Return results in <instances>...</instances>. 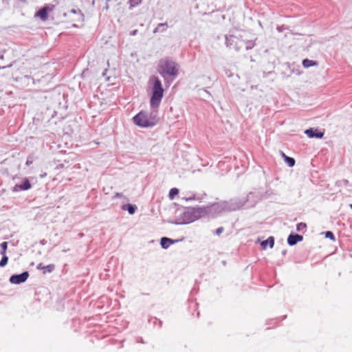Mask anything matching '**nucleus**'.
Listing matches in <instances>:
<instances>
[{"label": "nucleus", "mask_w": 352, "mask_h": 352, "mask_svg": "<svg viewBox=\"0 0 352 352\" xmlns=\"http://www.w3.org/2000/svg\"><path fill=\"white\" fill-rule=\"evenodd\" d=\"M52 11V8L46 6L40 9L36 13V16L39 17L42 21L47 19L49 12Z\"/></svg>", "instance_id": "nucleus-9"}, {"label": "nucleus", "mask_w": 352, "mask_h": 352, "mask_svg": "<svg viewBox=\"0 0 352 352\" xmlns=\"http://www.w3.org/2000/svg\"><path fill=\"white\" fill-rule=\"evenodd\" d=\"M306 228H307V225H306V223H302V222H301V223H298V224H297V226H296V230H297V231H298V232H302V231H303L304 230H305V229H306Z\"/></svg>", "instance_id": "nucleus-23"}, {"label": "nucleus", "mask_w": 352, "mask_h": 352, "mask_svg": "<svg viewBox=\"0 0 352 352\" xmlns=\"http://www.w3.org/2000/svg\"><path fill=\"white\" fill-rule=\"evenodd\" d=\"M137 33H138V30H133V31H131V32H130V35H131V36H135V35H136V34H137Z\"/></svg>", "instance_id": "nucleus-30"}, {"label": "nucleus", "mask_w": 352, "mask_h": 352, "mask_svg": "<svg viewBox=\"0 0 352 352\" xmlns=\"http://www.w3.org/2000/svg\"><path fill=\"white\" fill-rule=\"evenodd\" d=\"M133 122L141 127L148 128L157 124L159 118L157 116V111L153 110L151 113L140 111L133 118Z\"/></svg>", "instance_id": "nucleus-4"}, {"label": "nucleus", "mask_w": 352, "mask_h": 352, "mask_svg": "<svg viewBox=\"0 0 352 352\" xmlns=\"http://www.w3.org/2000/svg\"><path fill=\"white\" fill-rule=\"evenodd\" d=\"M245 40L242 39L241 36L235 35L226 36V46L230 49H234L236 51H239L244 45Z\"/></svg>", "instance_id": "nucleus-6"}, {"label": "nucleus", "mask_w": 352, "mask_h": 352, "mask_svg": "<svg viewBox=\"0 0 352 352\" xmlns=\"http://www.w3.org/2000/svg\"><path fill=\"white\" fill-rule=\"evenodd\" d=\"M223 230H224V229L223 227H219L216 230L215 233H216V234L219 235L220 234H221L223 232Z\"/></svg>", "instance_id": "nucleus-27"}, {"label": "nucleus", "mask_w": 352, "mask_h": 352, "mask_svg": "<svg viewBox=\"0 0 352 352\" xmlns=\"http://www.w3.org/2000/svg\"><path fill=\"white\" fill-rule=\"evenodd\" d=\"M29 277L28 272H23L19 274H13L10 277V282L12 284L19 285L26 281Z\"/></svg>", "instance_id": "nucleus-7"}, {"label": "nucleus", "mask_w": 352, "mask_h": 352, "mask_svg": "<svg viewBox=\"0 0 352 352\" xmlns=\"http://www.w3.org/2000/svg\"><path fill=\"white\" fill-rule=\"evenodd\" d=\"M32 185L28 178H24L21 184H16L12 189V192L28 190L30 189Z\"/></svg>", "instance_id": "nucleus-8"}, {"label": "nucleus", "mask_w": 352, "mask_h": 352, "mask_svg": "<svg viewBox=\"0 0 352 352\" xmlns=\"http://www.w3.org/2000/svg\"><path fill=\"white\" fill-rule=\"evenodd\" d=\"M303 237L302 235L298 234H290L287 238V243L291 245H295L298 242L302 241Z\"/></svg>", "instance_id": "nucleus-11"}, {"label": "nucleus", "mask_w": 352, "mask_h": 352, "mask_svg": "<svg viewBox=\"0 0 352 352\" xmlns=\"http://www.w3.org/2000/svg\"><path fill=\"white\" fill-rule=\"evenodd\" d=\"M350 208L352 209V204H350Z\"/></svg>", "instance_id": "nucleus-37"}, {"label": "nucleus", "mask_w": 352, "mask_h": 352, "mask_svg": "<svg viewBox=\"0 0 352 352\" xmlns=\"http://www.w3.org/2000/svg\"><path fill=\"white\" fill-rule=\"evenodd\" d=\"M179 193V190L176 188H173L170 190L168 197L170 199H173L175 195Z\"/></svg>", "instance_id": "nucleus-20"}, {"label": "nucleus", "mask_w": 352, "mask_h": 352, "mask_svg": "<svg viewBox=\"0 0 352 352\" xmlns=\"http://www.w3.org/2000/svg\"><path fill=\"white\" fill-rule=\"evenodd\" d=\"M8 262V257L6 256V254L2 255V258L0 261V267H3L7 265Z\"/></svg>", "instance_id": "nucleus-22"}, {"label": "nucleus", "mask_w": 352, "mask_h": 352, "mask_svg": "<svg viewBox=\"0 0 352 352\" xmlns=\"http://www.w3.org/2000/svg\"><path fill=\"white\" fill-rule=\"evenodd\" d=\"M285 162L289 167H293L295 165V160L293 157L285 156Z\"/></svg>", "instance_id": "nucleus-19"}, {"label": "nucleus", "mask_w": 352, "mask_h": 352, "mask_svg": "<svg viewBox=\"0 0 352 352\" xmlns=\"http://www.w3.org/2000/svg\"><path fill=\"white\" fill-rule=\"evenodd\" d=\"M317 65V63L316 61H314L312 60H309V59H304L302 60V65L305 68H309L311 66H314V65Z\"/></svg>", "instance_id": "nucleus-15"}, {"label": "nucleus", "mask_w": 352, "mask_h": 352, "mask_svg": "<svg viewBox=\"0 0 352 352\" xmlns=\"http://www.w3.org/2000/svg\"><path fill=\"white\" fill-rule=\"evenodd\" d=\"M141 0H130L131 6L134 7L140 3Z\"/></svg>", "instance_id": "nucleus-25"}, {"label": "nucleus", "mask_w": 352, "mask_h": 352, "mask_svg": "<svg viewBox=\"0 0 352 352\" xmlns=\"http://www.w3.org/2000/svg\"><path fill=\"white\" fill-rule=\"evenodd\" d=\"M255 45L253 41H245L244 45L246 50L252 49Z\"/></svg>", "instance_id": "nucleus-17"}, {"label": "nucleus", "mask_w": 352, "mask_h": 352, "mask_svg": "<svg viewBox=\"0 0 352 352\" xmlns=\"http://www.w3.org/2000/svg\"><path fill=\"white\" fill-rule=\"evenodd\" d=\"M153 82L152 95L150 100V104L152 109H157L160 106L164 96V89L162 82L157 76H152L150 79Z\"/></svg>", "instance_id": "nucleus-5"}, {"label": "nucleus", "mask_w": 352, "mask_h": 352, "mask_svg": "<svg viewBox=\"0 0 352 352\" xmlns=\"http://www.w3.org/2000/svg\"><path fill=\"white\" fill-rule=\"evenodd\" d=\"M157 72L164 79L166 76L175 78L178 75L179 65L169 58H162L158 63Z\"/></svg>", "instance_id": "nucleus-2"}, {"label": "nucleus", "mask_w": 352, "mask_h": 352, "mask_svg": "<svg viewBox=\"0 0 352 352\" xmlns=\"http://www.w3.org/2000/svg\"><path fill=\"white\" fill-rule=\"evenodd\" d=\"M253 195V192H250L247 197V199H232L228 201H223L215 204L212 206L213 210L215 212H230L236 210H239L242 208L245 202L250 199Z\"/></svg>", "instance_id": "nucleus-1"}, {"label": "nucleus", "mask_w": 352, "mask_h": 352, "mask_svg": "<svg viewBox=\"0 0 352 352\" xmlns=\"http://www.w3.org/2000/svg\"><path fill=\"white\" fill-rule=\"evenodd\" d=\"M344 183H345V184H347V183H348V181H347V180H344Z\"/></svg>", "instance_id": "nucleus-36"}, {"label": "nucleus", "mask_w": 352, "mask_h": 352, "mask_svg": "<svg viewBox=\"0 0 352 352\" xmlns=\"http://www.w3.org/2000/svg\"><path fill=\"white\" fill-rule=\"evenodd\" d=\"M72 13H74V14H76L77 12H79L82 16H83V14L81 13V11L80 10H76L75 9H72L71 11H70Z\"/></svg>", "instance_id": "nucleus-28"}, {"label": "nucleus", "mask_w": 352, "mask_h": 352, "mask_svg": "<svg viewBox=\"0 0 352 352\" xmlns=\"http://www.w3.org/2000/svg\"><path fill=\"white\" fill-rule=\"evenodd\" d=\"M44 266H45V265H44L43 263H38V265H37L36 268H37L38 270H44Z\"/></svg>", "instance_id": "nucleus-29"}, {"label": "nucleus", "mask_w": 352, "mask_h": 352, "mask_svg": "<svg viewBox=\"0 0 352 352\" xmlns=\"http://www.w3.org/2000/svg\"><path fill=\"white\" fill-rule=\"evenodd\" d=\"M122 209L124 210H127L130 214H133L135 212V210L137 209V207L135 205L128 204L122 205Z\"/></svg>", "instance_id": "nucleus-14"}, {"label": "nucleus", "mask_w": 352, "mask_h": 352, "mask_svg": "<svg viewBox=\"0 0 352 352\" xmlns=\"http://www.w3.org/2000/svg\"><path fill=\"white\" fill-rule=\"evenodd\" d=\"M30 164H32V161H30V160L28 159V160H27V162H26V164H27V165H30Z\"/></svg>", "instance_id": "nucleus-32"}, {"label": "nucleus", "mask_w": 352, "mask_h": 352, "mask_svg": "<svg viewBox=\"0 0 352 352\" xmlns=\"http://www.w3.org/2000/svg\"><path fill=\"white\" fill-rule=\"evenodd\" d=\"M176 241L167 237H162L160 240V245L163 249H167L171 244H173Z\"/></svg>", "instance_id": "nucleus-12"}, {"label": "nucleus", "mask_w": 352, "mask_h": 352, "mask_svg": "<svg viewBox=\"0 0 352 352\" xmlns=\"http://www.w3.org/2000/svg\"><path fill=\"white\" fill-rule=\"evenodd\" d=\"M195 199V195H193V197H190V198H188V199H190V200H191V199Z\"/></svg>", "instance_id": "nucleus-35"}, {"label": "nucleus", "mask_w": 352, "mask_h": 352, "mask_svg": "<svg viewBox=\"0 0 352 352\" xmlns=\"http://www.w3.org/2000/svg\"><path fill=\"white\" fill-rule=\"evenodd\" d=\"M324 234L326 238H329L333 241L336 240V237L332 232L327 231L325 232Z\"/></svg>", "instance_id": "nucleus-24"}, {"label": "nucleus", "mask_w": 352, "mask_h": 352, "mask_svg": "<svg viewBox=\"0 0 352 352\" xmlns=\"http://www.w3.org/2000/svg\"><path fill=\"white\" fill-rule=\"evenodd\" d=\"M0 247H1L0 254L1 255L6 254V250H7V248H8V243L7 242H2L0 244Z\"/></svg>", "instance_id": "nucleus-21"}, {"label": "nucleus", "mask_w": 352, "mask_h": 352, "mask_svg": "<svg viewBox=\"0 0 352 352\" xmlns=\"http://www.w3.org/2000/svg\"><path fill=\"white\" fill-rule=\"evenodd\" d=\"M55 269V265L54 264H50L44 266L43 273H51Z\"/></svg>", "instance_id": "nucleus-18"}, {"label": "nucleus", "mask_w": 352, "mask_h": 352, "mask_svg": "<svg viewBox=\"0 0 352 352\" xmlns=\"http://www.w3.org/2000/svg\"><path fill=\"white\" fill-rule=\"evenodd\" d=\"M276 30L278 31V32H282L283 30V27H281V26H278L276 28Z\"/></svg>", "instance_id": "nucleus-31"}, {"label": "nucleus", "mask_w": 352, "mask_h": 352, "mask_svg": "<svg viewBox=\"0 0 352 352\" xmlns=\"http://www.w3.org/2000/svg\"><path fill=\"white\" fill-rule=\"evenodd\" d=\"M305 133L310 138H322L324 136V133L319 131L316 129L310 128L305 131Z\"/></svg>", "instance_id": "nucleus-10"}, {"label": "nucleus", "mask_w": 352, "mask_h": 352, "mask_svg": "<svg viewBox=\"0 0 352 352\" xmlns=\"http://www.w3.org/2000/svg\"><path fill=\"white\" fill-rule=\"evenodd\" d=\"M11 65H8V66H3V67H1L0 66V69H4V68H6V67H10Z\"/></svg>", "instance_id": "nucleus-33"}, {"label": "nucleus", "mask_w": 352, "mask_h": 352, "mask_svg": "<svg viewBox=\"0 0 352 352\" xmlns=\"http://www.w3.org/2000/svg\"><path fill=\"white\" fill-rule=\"evenodd\" d=\"M205 213L206 210L203 208H186L180 217L173 223L177 225L188 224L201 217Z\"/></svg>", "instance_id": "nucleus-3"}, {"label": "nucleus", "mask_w": 352, "mask_h": 352, "mask_svg": "<svg viewBox=\"0 0 352 352\" xmlns=\"http://www.w3.org/2000/svg\"><path fill=\"white\" fill-rule=\"evenodd\" d=\"M268 245L271 248H273L274 245V239L273 236L268 237L267 239L263 241L261 243L263 249H265Z\"/></svg>", "instance_id": "nucleus-13"}, {"label": "nucleus", "mask_w": 352, "mask_h": 352, "mask_svg": "<svg viewBox=\"0 0 352 352\" xmlns=\"http://www.w3.org/2000/svg\"><path fill=\"white\" fill-rule=\"evenodd\" d=\"M167 27L166 23H159L157 26L154 29L153 32L156 33L158 32H163L166 30V28Z\"/></svg>", "instance_id": "nucleus-16"}, {"label": "nucleus", "mask_w": 352, "mask_h": 352, "mask_svg": "<svg viewBox=\"0 0 352 352\" xmlns=\"http://www.w3.org/2000/svg\"><path fill=\"white\" fill-rule=\"evenodd\" d=\"M282 156L284 157V160H285V156H287V155L283 152H282Z\"/></svg>", "instance_id": "nucleus-34"}, {"label": "nucleus", "mask_w": 352, "mask_h": 352, "mask_svg": "<svg viewBox=\"0 0 352 352\" xmlns=\"http://www.w3.org/2000/svg\"><path fill=\"white\" fill-rule=\"evenodd\" d=\"M121 197H123L124 199H126L125 196H124L122 193H120V192H116V193H115V195H113V199H115V198H121Z\"/></svg>", "instance_id": "nucleus-26"}]
</instances>
